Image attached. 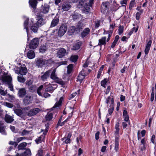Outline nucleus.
<instances>
[{
	"label": "nucleus",
	"mask_w": 156,
	"mask_h": 156,
	"mask_svg": "<svg viewBox=\"0 0 156 156\" xmlns=\"http://www.w3.org/2000/svg\"><path fill=\"white\" fill-rule=\"evenodd\" d=\"M154 98V87H153L152 88V92L151 94L150 100L152 102L153 101Z\"/></svg>",
	"instance_id": "obj_52"
},
{
	"label": "nucleus",
	"mask_w": 156,
	"mask_h": 156,
	"mask_svg": "<svg viewBox=\"0 0 156 156\" xmlns=\"http://www.w3.org/2000/svg\"><path fill=\"white\" fill-rule=\"evenodd\" d=\"M9 144L10 145H14L15 147H16L17 145V144L16 142L13 141H10L9 143Z\"/></svg>",
	"instance_id": "obj_62"
},
{
	"label": "nucleus",
	"mask_w": 156,
	"mask_h": 156,
	"mask_svg": "<svg viewBox=\"0 0 156 156\" xmlns=\"http://www.w3.org/2000/svg\"><path fill=\"white\" fill-rule=\"evenodd\" d=\"M75 27L76 31H80L84 27L83 24L80 23H78Z\"/></svg>",
	"instance_id": "obj_35"
},
{
	"label": "nucleus",
	"mask_w": 156,
	"mask_h": 156,
	"mask_svg": "<svg viewBox=\"0 0 156 156\" xmlns=\"http://www.w3.org/2000/svg\"><path fill=\"white\" fill-rule=\"evenodd\" d=\"M39 44V40L37 38H35L31 41L29 47L31 49H34L36 48Z\"/></svg>",
	"instance_id": "obj_3"
},
{
	"label": "nucleus",
	"mask_w": 156,
	"mask_h": 156,
	"mask_svg": "<svg viewBox=\"0 0 156 156\" xmlns=\"http://www.w3.org/2000/svg\"><path fill=\"white\" fill-rule=\"evenodd\" d=\"M106 37H103L98 40V46H100L101 47L102 45L105 46L106 44Z\"/></svg>",
	"instance_id": "obj_20"
},
{
	"label": "nucleus",
	"mask_w": 156,
	"mask_h": 156,
	"mask_svg": "<svg viewBox=\"0 0 156 156\" xmlns=\"http://www.w3.org/2000/svg\"><path fill=\"white\" fill-rule=\"evenodd\" d=\"M84 4V3L83 2H79L78 5V7L80 8L83 7V8L82 9L83 12L85 14H87L90 11V7L88 6L87 4L86 3L83 7Z\"/></svg>",
	"instance_id": "obj_4"
},
{
	"label": "nucleus",
	"mask_w": 156,
	"mask_h": 156,
	"mask_svg": "<svg viewBox=\"0 0 156 156\" xmlns=\"http://www.w3.org/2000/svg\"><path fill=\"white\" fill-rule=\"evenodd\" d=\"M56 72V69H54L53 70V71L51 74V78L53 80H56L58 78L56 75L55 74Z\"/></svg>",
	"instance_id": "obj_39"
},
{
	"label": "nucleus",
	"mask_w": 156,
	"mask_h": 156,
	"mask_svg": "<svg viewBox=\"0 0 156 156\" xmlns=\"http://www.w3.org/2000/svg\"><path fill=\"white\" fill-rule=\"evenodd\" d=\"M67 28V25L64 24L61 25L58 30V36L59 37H62L66 33Z\"/></svg>",
	"instance_id": "obj_5"
},
{
	"label": "nucleus",
	"mask_w": 156,
	"mask_h": 156,
	"mask_svg": "<svg viewBox=\"0 0 156 156\" xmlns=\"http://www.w3.org/2000/svg\"><path fill=\"white\" fill-rule=\"evenodd\" d=\"M123 28L122 26H120L119 27L118 29V34L119 35H121L123 32Z\"/></svg>",
	"instance_id": "obj_55"
},
{
	"label": "nucleus",
	"mask_w": 156,
	"mask_h": 156,
	"mask_svg": "<svg viewBox=\"0 0 156 156\" xmlns=\"http://www.w3.org/2000/svg\"><path fill=\"white\" fill-rule=\"evenodd\" d=\"M29 3L32 8L34 9L36 8L37 3L36 0H30Z\"/></svg>",
	"instance_id": "obj_29"
},
{
	"label": "nucleus",
	"mask_w": 156,
	"mask_h": 156,
	"mask_svg": "<svg viewBox=\"0 0 156 156\" xmlns=\"http://www.w3.org/2000/svg\"><path fill=\"white\" fill-rule=\"evenodd\" d=\"M100 22L99 21H97L95 23V27L96 28L100 26Z\"/></svg>",
	"instance_id": "obj_64"
},
{
	"label": "nucleus",
	"mask_w": 156,
	"mask_h": 156,
	"mask_svg": "<svg viewBox=\"0 0 156 156\" xmlns=\"http://www.w3.org/2000/svg\"><path fill=\"white\" fill-rule=\"evenodd\" d=\"M43 85L40 86L37 90V93L40 96L42 97V94L41 92V91L43 88Z\"/></svg>",
	"instance_id": "obj_50"
},
{
	"label": "nucleus",
	"mask_w": 156,
	"mask_h": 156,
	"mask_svg": "<svg viewBox=\"0 0 156 156\" xmlns=\"http://www.w3.org/2000/svg\"><path fill=\"white\" fill-rule=\"evenodd\" d=\"M5 105L9 108H12L13 107V105L12 104L8 102H6L5 103Z\"/></svg>",
	"instance_id": "obj_60"
},
{
	"label": "nucleus",
	"mask_w": 156,
	"mask_h": 156,
	"mask_svg": "<svg viewBox=\"0 0 156 156\" xmlns=\"http://www.w3.org/2000/svg\"><path fill=\"white\" fill-rule=\"evenodd\" d=\"M26 94V91L24 88H21L19 90L18 95L20 97H23Z\"/></svg>",
	"instance_id": "obj_28"
},
{
	"label": "nucleus",
	"mask_w": 156,
	"mask_h": 156,
	"mask_svg": "<svg viewBox=\"0 0 156 156\" xmlns=\"http://www.w3.org/2000/svg\"><path fill=\"white\" fill-rule=\"evenodd\" d=\"M66 51L65 49L61 48H60L57 52V57L60 58H62L66 54Z\"/></svg>",
	"instance_id": "obj_12"
},
{
	"label": "nucleus",
	"mask_w": 156,
	"mask_h": 156,
	"mask_svg": "<svg viewBox=\"0 0 156 156\" xmlns=\"http://www.w3.org/2000/svg\"><path fill=\"white\" fill-rule=\"evenodd\" d=\"M27 144L25 142H23L20 144L18 146V148L19 150H23L25 149V147L27 145Z\"/></svg>",
	"instance_id": "obj_38"
},
{
	"label": "nucleus",
	"mask_w": 156,
	"mask_h": 156,
	"mask_svg": "<svg viewBox=\"0 0 156 156\" xmlns=\"http://www.w3.org/2000/svg\"><path fill=\"white\" fill-rule=\"evenodd\" d=\"M48 61V60L46 59L37 58L36 60V64L38 67H41L45 65H46Z\"/></svg>",
	"instance_id": "obj_7"
},
{
	"label": "nucleus",
	"mask_w": 156,
	"mask_h": 156,
	"mask_svg": "<svg viewBox=\"0 0 156 156\" xmlns=\"http://www.w3.org/2000/svg\"><path fill=\"white\" fill-rule=\"evenodd\" d=\"M26 84L27 86H28V87L32 85V81L31 80H30L29 81H27L26 83Z\"/></svg>",
	"instance_id": "obj_63"
},
{
	"label": "nucleus",
	"mask_w": 156,
	"mask_h": 156,
	"mask_svg": "<svg viewBox=\"0 0 156 156\" xmlns=\"http://www.w3.org/2000/svg\"><path fill=\"white\" fill-rule=\"evenodd\" d=\"M33 100V97L30 95H27L23 100V103L25 105H28L32 103Z\"/></svg>",
	"instance_id": "obj_14"
},
{
	"label": "nucleus",
	"mask_w": 156,
	"mask_h": 156,
	"mask_svg": "<svg viewBox=\"0 0 156 156\" xmlns=\"http://www.w3.org/2000/svg\"><path fill=\"white\" fill-rule=\"evenodd\" d=\"M45 118L46 121H50L52 118V114L50 112H48L45 116Z\"/></svg>",
	"instance_id": "obj_40"
},
{
	"label": "nucleus",
	"mask_w": 156,
	"mask_h": 156,
	"mask_svg": "<svg viewBox=\"0 0 156 156\" xmlns=\"http://www.w3.org/2000/svg\"><path fill=\"white\" fill-rule=\"evenodd\" d=\"M29 23L30 30L34 33H37L39 26L36 23H34V20L33 19H31Z\"/></svg>",
	"instance_id": "obj_6"
},
{
	"label": "nucleus",
	"mask_w": 156,
	"mask_h": 156,
	"mask_svg": "<svg viewBox=\"0 0 156 156\" xmlns=\"http://www.w3.org/2000/svg\"><path fill=\"white\" fill-rule=\"evenodd\" d=\"M63 99V98L62 97L60 98L59 101L56 103L54 106L53 107L52 109H54L58 107L61 105L62 100Z\"/></svg>",
	"instance_id": "obj_31"
},
{
	"label": "nucleus",
	"mask_w": 156,
	"mask_h": 156,
	"mask_svg": "<svg viewBox=\"0 0 156 156\" xmlns=\"http://www.w3.org/2000/svg\"><path fill=\"white\" fill-rule=\"evenodd\" d=\"M119 137L115 136L114 150L117 152L119 149Z\"/></svg>",
	"instance_id": "obj_19"
},
{
	"label": "nucleus",
	"mask_w": 156,
	"mask_h": 156,
	"mask_svg": "<svg viewBox=\"0 0 156 156\" xmlns=\"http://www.w3.org/2000/svg\"><path fill=\"white\" fill-rule=\"evenodd\" d=\"M7 93V90L4 91L2 89H0V94L2 95L5 96Z\"/></svg>",
	"instance_id": "obj_58"
},
{
	"label": "nucleus",
	"mask_w": 156,
	"mask_h": 156,
	"mask_svg": "<svg viewBox=\"0 0 156 156\" xmlns=\"http://www.w3.org/2000/svg\"><path fill=\"white\" fill-rule=\"evenodd\" d=\"M47 49L45 45H43L41 46L40 48L39 51L41 53H44Z\"/></svg>",
	"instance_id": "obj_49"
},
{
	"label": "nucleus",
	"mask_w": 156,
	"mask_h": 156,
	"mask_svg": "<svg viewBox=\"0 0 156 156\" xmlns=\"http://www.w3.org/2000/svg\"><path fill=\"white\" fill-rule=\"evenodd\" d=\"M82 44V43L81 42H79L75 44L73 46L72 49L73 50H77L79 49L80 48Z\"/></svg>",
	"instance_id": "obj_32"
},
{
	"label": "nucleus",
	"mask_w": 156,
	"mask_h": 156,
	"mask_svg": "<svg viewBox=\"0 0 156 156\" xmlns=\"http://www.w3.org/2000/svg\"><path fill=\"white\" fill-rule=\"evenodd\" d=\"M27 56L30 59L34 58L35 57V54L34 51L31 50L29 51L27 54Z\"/></svg>",
	"instance_id": "obj_25"
},
{
	"label": "nucleus",
	"mask_w": 156,
	"mask_h": 156,
	"mask_svg": "<svg viewBox=\"0 0 156 156\" xmlns=\"http://www.w3.org/2000/svg\"><path fill=\"white\" fill-rule=\"evenodd\" d=\"M109 20L110 22V32H112V30L114 29L115 26V24L114 22H112L111 21V19L110 17H109Z\"/></svg>",
	"instance_id": "obj_34"
},
{
	"label": "nucleus",
	"mask_w": 156,
	"mask_h": 156,
	"mask_svg": "<svg viewBox=\"0 0 156 156\" xmlns=\"http://www.w3.org/2000/svg\"><path fill=\"white\" fill-rule=\"evenodd\" d=\"M104 65H102L101 66L98 72V73L97 75V78L99 79L100 78L101 76V74L102 73V71L103 70V69L104 68Z\"/></svg>",
	"instance_id": "obj_43"
},
{
	"label": "nucleus",
	"mask_w": 156,
	"mask_h": 156,
	"mask_svg": "<svg viewBox=\"0 0 156 156\" xmlns=\"http://www.w3.org/2000/svg\"><path fill=\"white\" fill-rule=\"evenodd\" d=\"M85 76V69H83L78 76L77 79L78 81L80 82V83H81L82 81L84 79Z\"/></svg>",
	"instance_id": "obj_15"
},
{
	"label": "nucleus",
	"mask_w": 156,
	"mask_h": 156,
	"mask_svg": "<svg viewBox=\"0 0 156 156\" xmlns=\"http://www.w3.org/2000/svg\"><path fill=\"white\" fill-rule=\"evenodd\" d=\"M23 18L24 20L23 24L24 28L26 29V31L27 35V41H29L30 40V38L32 37L30 34L28 27V22L29 20V18L25 16H23Z\"/></svg>",
	"instance_id": "obj_2"
},
{
	"label": "nucleus",
	"mask_w": 156,
	"mask_h": 156,
	"mask_svg": "<svg viewBox=\"0 0 156 156\" xmlns=\"http://www.w3.org/2000/svg\"><path fill=\"white\" fill-rule=\"evenodd\" d=\"M108 81V80L107 78H105L102 80L101 82V85L105 88L106 87V85L107 84Z\"/></svg>",
	"instance_id": "obj_36"
},
{
	"label": "nucleus",
	"mask_w": 156,
	"mask_h": 156,
	"mask_svg": "<svg viewBox=\"0 0 156 156\" xmlns=\"http://www.w3.org/2000/svg\"><path fill=\"white\" fill-rule=\"evenodd\" d=\"M40 111V109L37 108H35L30 110L27 113V115L32 116L37 114Z\"/></svg>",
	"instance_id": "obj_13"
},
{
	"label": "nucleus",
	"mask_w": 156,
	"mask_h": 156,
	"mask_svg": "<svg viewBox=\"0 0 156 156\" xmlns=\"http://www.w3.org/2000/svg\"><path fill=\"white\" fill-rule=\"evenodd\" d=\"M123 116L124 120L126 122H128L129 120V117L128 114V112L125 108L123 109Z\"/></svg>",
	"instance_id": "obj_21"
},
{
	"label": "nucleus",
	"mask_w": 156,
	"mask_h": 156,
	"mask_svg": "<svg viewBox=\"0 0 156 156\" xmlns=\"http://www.w3.org/2000/svg\"><path fill=\"white\" fill-rule=\"evenodd\" d=\"M114 94L112 93H111L110 96H109L106 99V102L108 106L109 105V106L111 107L112 105L114 106Z\"/></svg>",
	"instance_id": "obj_10"
},
{
	"label": "nucleus",
	"mask_w": 156,
	"mask_h": 156,
	"mask_svg": "<svg viewBox=\"0 0 156 156\" xmlns=\"http://www.w3.org/2000/svg\"><path fill=\"white\" fill-rule=\"evenodd\" d=\"M55 86L56 87L54 88L51 85L49 84L48 86L46 87L45 90L46 91L50 92L53 91L55 88H56L57 86Z\"/></svg>",
	"instance_id": "obj_37"
},
{
	"label": "nucleus",
	"mask_w": 156,
	"mask_h": 156,
	"mask_svg": "<svg viewBox=\"0 0 156 156\" xmlns=\"http://www.w3.org/2000/svg\"><path fill=\"white\" fill-rule=\"evenodd\" d=\"M78 56L77 55H72L70 58V60L73 62H76L78 59Z\"/></svg>",
	"instance_id": "obj_44"
},
{
	"label": "nucleus",
	"mask_w": 156,
	"mask_h": 156,
	"mask_svg": "<svg viewBox=\"0 0 156 156\" xmlns=\"http://www.w3.org/2000/svg\"><path fill=\"white\" fill-rule=\"evenodd\" d=\"M0 80L5 83H7L8 86V87L10 90L13 91V86L11 82L12 80V77L7 75L4 72L2 71L0 68Z\"/></svg>",
	"instance_id": "obj_1"
},
{
	"label": "nucleus",
	"mask_w": 156,
	"mask_h": 156,
	"mask_svg": "<svg viewBox=\"0 0 156 156\" xmlns=\"http://www.w3.org/2000/svg\"><path fill=\"white\" fill-rule=\"evenodd\" d=\"M36 23L38 26L40 27L45 23V20L40 18L38 19Z\"/></svg>",
	"instance_id": "obj_30"
},
{
	"label": "nucleus",
	"mask_w": 156,
	"mask_h": 156,
	"mask_svg": "<svg viewBox=\"0 0 156 156\" xmlns=\"http://www.w3.org/2000/svg\"><path fill=\"white\" fill-rule=\"evenodd\" d=\"M73 68V65L70 64L67 66V73L68 74L70 73L72 71Z\"/></svg>",
	"instance_id": "obj_48"
},
{
	"label": "nucleus",
	"mask_w": 156,
	"mask_h": 156,
	"mask_svg": "<svg viewBox=\"0 0 156 156\" xmlns=\"http://www.w3.org/2000/svg\"><path fill=\"white\" fill-rule=\"evenodd\" d=\"M76 94L77 93L76 92L73 93L72 94H71L70 95L69 97V99L70 100L72 99L76 95Z\"/></svg>",
	"instance_id": "obj_57"
},
{
	"label": "nucleus",
	"mask_w": 156,
	"mask_h": 156,
	"mask_svg": "<svg viewBox=\"0 0 156 156\" xmlns=\"http://www.w3.org/2000/svg\"><path fill=\"white\" fill-rule=\"evenodd\" d=\"M70 118V117H69H69L66 119L63 122H61V120L60 119L58 122V123L57 125L58 126H62L64 124V122H67L68 119L69 118Z\"/></svg>",
	"instance_id": "obj_53"
},
{
	"label": "nucleus",
	"mask_w": 156,
	"mask_h": 156,
	"mask_svg": "<svg viewBox=\"0 0 156 156\" xmlns=\"http://www.w3.org/2000/svg\"><path fill=\"white\" fill-rule=\"evenodd\" d=\"M147 139L145 138H143L141 140V143L143 145H145L146 144Z\"/></svg>",
	"instance_id": "obj_56"
},
{
	"label": "nucleus",
	"mask_w": 156,
	"mask_h": 156,
	"mask_svg": "<svg viewBox=\"0 0 156 156\" xmlns=\"http://www.w3.org/2000/svg\"><path fill=\"white\" fill-rule=\"evenodd\" d=\"M49 6L47 4H45L41 9V12L44 14L47 13L49 11Z\"/></svg>",
	"instance_id": "obj_23"
},
{
	"label": "nucleus",
	"mask_w": 156,
	"mask_h": 156,
	"mask_svg": "<svg viewBox=\"0 0 156 156\" xmlns=\"http://www.w3.org/2000/svg\"><path fill=\"white\" fill-rule=\"evenodd\" d=\"M127 1L128 0H121L120 3L121 5V6L126 7V6L127 4Z\"/></svg>",
	"instance_id": "obj_51"
},
{
	"label": "nucleus",
	"mask_w": 156,
	"mask_h": 156,
	"mask_svg": "<svg viewBox=\"0 0 156 156\" xmlns=\"http://www.w3.org/2000/svg\"><path fill=\"white\" fill-rule=\"evenodd\" d=\"M16 142L17 143H19L22 140H23L26 139V138L24 136H22L21 137H18L16 138Z\"/></svg>",
	"instance_id": "obj_54"
},
{
	"label": "nucleus",
	"mask_w": 156,
	"mask_h": 156,
	"mask_svg": "<svg viewBox=\"0 0 156 156\" xmlns=\"http://www.w3.org/2000/svg\"><path fill=\"white\" fill-rule=\"evenodd\" d=\"M135 0H132L129 3V9L130 10H131L132 8L134 7L135 5Z\"/></svg>",
	"instance_id": "obj_47"
},
{
	"label": "nucleus",
	"mask_w": 156,
	"mask_h": 156,
	"mask_svg": "<svg viewBox=\"0 0 156 156\" xmlns=\"http://www.w3.org/2000/svg\"><path fill=\"white\" fill-rule=\"evenodd\" d=\"M115 129V135H117L116 136H118L119 137V128L117 129Z\"/></svg>",
	"instance_id": "obj_61"
},
{
	"label": "nucleus",
	"mask_w": 156,
	"mask_h": 156,
	"mask_svg": "<svg viewBox=\"0 0 156 156\" xmlns=\"http://www.w3.org/2000/svg\"><path fill=\"white\" fill-rule=\"evenodd\" d=\"M28 88L30 91L32 92H34L36 89V86L34 85H32L30 86Z\"/></svg>",
	"instance_id": "obj_45"
},
{
	"label": "nucleus",
	"mask_w": 156,
	"mask_h": 156,
	"mask_svg": "<svg viewBox=\"0 0 156 156\" xmlns=\"http://www.w3.org/2000/svg\"><path fill=\"white\" fill-rule=\"evenodd\" d=\"M152 44V41L151 40H149L147 43L144 50V52L146 55L148 54L150 51L151 44Z\"/></svg>",
	"instance_id": "obj_18"
},
{
	"label": "nucleus",
	"mask_w": 156,
	"mask_h": 156,
	"mask_svg": "<svg viewBox=\"0 0 156 156\" xmlns=\"http://www.w3.org/2000/svg\"><path fill=\"white\" fill-rule=\"evenodd\" d=\"M109 4L108 2L103 3L102 4L101 8V12L102 13H105V12L108 9Z\"/></svg>",
	"instance_id": "obj_16"
},
{
	"label": "nucleus",
	"mask_w": 156,
	"mask_h": 156,
	"mask_svg": "<svg viewBox=\"0 0 156 156\" xmlns=\"http://www.w3.org/2000/svg\"><path fill=\"white\" fill-rule=\"evenodd\" d=\"M27 70V68L24 66L18 68L16 70L15 73L18 74H20L22 75H25L26 74Z\"/></svg>",
	"instance_id": "obj_9"
},
{
	"label": "nucleus",
	"mask_w": 156,
	"mask_h": 156,
	"mask_svg": "<svg viewBox=\"0 0 156 156\" xmlns=\"http://www.w3.org/2000/svg\"><path fill=\"white\" fill-rule=\"evenodd\" d=\"M71 5L67 2L63 3L62 5V9L64 11H68L70 8Z\"/></svg>",
	"instance_id": "obj_24"
},
{
	"label": "nucleus",
	"mask_w": 156,
	"mask_h": 156,
	"mask_svg": "<svg viewBox=\"0 0 156 156\" xmlns=\"http://www.w3.org/2000/svg\"><path fill=\"white\" fill-rule=\"evenodd\" d=\"M110 107V108L108 110V114H107L106 117H107V116L109 115H111L113 112L114 109V106L112 105L111 107Z\"/></svg>",
	"instance_id": "obj_46"
},
{
	"label": "nucleus",
	"mask_w": 156,
	"mask_h": 156,
	"mask_svg": "<svg viewBox=\"0 0 156 156\" xmlns=\"http://www.w3.org/2000/svg\"><path fill=\"white\" fill-rule=\"evenodd\" d=\"M10 129L14 133H16L17 132V131L15 129V128L14 126H10Z\"/></svg>",
	"instance_id": "obj_59"
},
{
	"label": "nucleus",
	"mask_w": 156,
	"mask_h": 156,
	"mask_svg": "<svg viewBox=\"0 0 156 156\" xmlns=\"http://www.w3.org/2000/svg\"><path fill=\"white\" fill-rule=\"evenodd\" d=\"M90 33V30L89 28H86L84 29L81 34V37L84 38L89 35Z\"/></svg>",
	"instance_id": "obj_17"
},
{
	"label": "nucleus",
	"mask_w": 156,
	"mask_h": 156,
	"mask_svg": "<svg viewBox=\"0 0 156 156\" xmlns=\"http://www.w3.org/2000/svg\"><path fill=\"white\" fill-rule=\"evenodd\" d=\"M76 31L75 27L74 26H72L69 28L68 33L69 35H72V34Z\"/></svg>",
	"instance_id": "obj_33"
},
{
	"label": "nucleus",
	"mask_w": 156,
	"mask_h": 156,
	"mask_svg": "<svg viewBox=\"0 0 156 156\" xmlns=\"http://www.w3.org/2000/svg\"><path fill=\"white\" fill-rule=\"evenodd\" d=\"M5 120L6 122L10 123L13 121L14 119L12 117L6 114L5 117Z\"/></svg>",
	"instance_id": "obj_27"
},
{
	"label": "nucleus",
	"mask_w": 156,
	"mask_h": 156,
	"mask_svg": "<svg viewBox=\"0 0 156 156\" xmlns=\"http://www.w3.org/2000/svg\"><path fill=\"white\" fill-rule=\"evenodd\" d=\"M48 131V129L46 127L45 130L41 129V132L43 133V135H41L39 137L37 138L36 139L35 141L37 144H39L44 139L45 135L47 133Z\"/></svg>",
	"instance_id": "obj_8"
},
{
	"label": "nucleus",
	"mask_w": 156,
	"mask_h": 156,
	"mask_svg": "<svg viewBox=\"0 0 156 156\" xmlns=\"http://www.w3.org/2000/svg\"><path fill=\"white\" fill-rule=\"evenodd\" d=\"M59 21V19L55 18L51 21V27H53L56 26L58 24Z\"/></svg>",
	"instance_id": "obj_26"
},
{
	"label": "nucleus",
	"mask_w": 156,
	"mask_h": 156,
	"mask_svg": "<svg viewBox=\"0 0 156 156\" xmlns=\"http://www.w3.org/2000/svg\"><path fill=\"white\" fill-rule=\"evenodd\" d=\"M17 80L19 82L22 83H24L26 80L22 76H18Z\"/></svg>",
	"instance_id": "obj_42"
},
{
	"label": "nucleus",
	"mask_w": 156,
	"mask_h": 156,
	"mask_svg": "<svg viewBox=\"0 0 156 156\" xmlns=\"http://www.w3.org/2000/svg\"><path fill=\"white\" fill-rule=\"evenodd\" d=\"M51 70H49L45 72L43 75L41 76V80L43 81H45L49 76Z\"/></svg>",
	"instance_id": "obj_22"
},
{
	"label": "nucleus",
	"mask_w": 156,
	"mask_h": 156,
	"mask_svg": "<svg viewBox=\"0 0 156 156\" xmlns=\"http://www.w3.org/2000/svg\"><path fill=\"white\" fill-rule=\"evenodd\" d=\"M14 112L17 115L23 119L27 116V112H24L20 109H16L14 110Z\"/></svg>",
	"instance_id": "obj_11"
},
{
	"label": "nucleus",
	"mask_w": 156,
	"mask_h": 156,
	"mask_svg": "<svg viewBox=\"0 0 156 156\" xmlns=\"http://www.w3.org/2000/svg\"><path fill=\"white\" fill-rule=\"evenodd\" d=\"M5 130V128L2 126V124L0 123V133L2 134L6 135V133Z\"/></svg>",
	"instance_id": "obj_41"
}]
</instances>
